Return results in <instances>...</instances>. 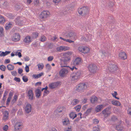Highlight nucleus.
<instances>
[{
	"mask_svg": "<svg viewBox=\"0 0 131 131\" xmlns=\"http://www.w3.org/2000/svg\"><path fill=\"white\" fill-rule=\"evenodd\" d=\"M11 73L12 75L14 76H16L17 75V73L16 71H14L11 72Z\"/></svg>",
	"mask_w": 131,
	"mask_h": 131,
	"instance_id": "obj_54",
	"label": "nucleus"
},
{
	"mask_svg": "<svg viewBox=\"0 0 131 131\" xmlns=\"http://www.w3.org/2000/svg\"><path fill=\"white\" fill-rule=\"evenodd\" d=\"M127 113L129 114L130 115H131V108H128L127 110Z\"/></svg>",
	"mask_w": 131,
	"mask_h": 131,
	"instance_id": "obj_60",
	"label": "nucleus"
},
{
	"mask_svg": "<svg viewBox=\"0 0 131 131\" xmlns=\"http://www.w3.org/2000/svg\"><path fill=\"white\" fill-rule=\"evenodd\" d=\"M15 7L18 10L20 8V5L17 4L15 5Z\"/></svg>",
	"mask_w": 131,
	"mask_h": 131,
	"instance_id": "obj_55",
	"label": "nucleus"
},
{
	"mask_svg": "<svg viewBox=\"0 0 131 131\" xmlns=\"http://www.w3.org/2000/svg\"><path fill=\"white\" fill-rule=\"evenodd\" d=\"M43 74V72H41V73L37 74H34L32 75V77L35 79H37L40 78L42 75Z\"/></svg>",
	"mask_w": 131,
	"mask_h": 131,
	"instance_id": "obj_26",
	"label": "nucleus"
},
{
	"mask_svg": "<svg viewBox=\"0 0 131 131\" xmlns=\"http://www.w3.org/2000/svg\"><path fill=\"white\" fill-rule=\"evenodd\" d=\"M14 80L17 82H19L20 80V78H19L15 77L14 78Z\"/></svg>",
	"mask_w": 131,
	"mask_h": 131,
	"instance_id": "obj_53",
	"label": "nucleus"
},
{
	"mask_svg": "<svg viewBox=\"0 0 131 131\" xmlns=\"http://www.w3.org/2000/svg\"><path fill=\"white\" fill-rule=\"evenodd\" d=\"M57 51L60 52L62 51V46H60L59 47L57 48Z\"/></svg>",
	"mask_w": 131,
	"mask_h": 131,
	"instance_id": "obj_56",
	"label": "nucleus"
},
{
	"mask_svg": "<svg viewBox=\"0 0 131 131\" xmlns=\"http://www.w3.org/2000/svg\"><path fill=\"white\" fill-rule=\"evenodd\" d=\"M37 66L38 67V68L39 69L40 68H41V69H43L44 65L43 64H42V65H40L39 63L38 64Z\"/></svg>",
	"mask_w": 131,
	"mask_h": 131,
	"instance_id": "obj_57",
	"label": "nucleus"
},
{
	"mask_svg": "<svg viewBox=\"0 0 131 131\" xmlns=\"http://www.w3.org/2000/svg\"><path fill=\"white\" fill-rule=\"evenodd\" d=\"M8 126L7 125H5L3 127V129L5 131H6L8 129Z\"/></svg>",
	"mask_w": 131,
	"mask_h": 131,
	"instance_id": "obj_49",
	"label": "nucleus"
},
{
	"mask_svg": "<svg viewBox=\"0 0 131 131\" xmlns=\"http://www.w3.org/2000/svg\"><path fill=\"white\" fill-rule=\"evenodd\" d=\"M100 52L105 57L109 56L110 54L108 52L106 51L101 50L100 51Z\"/></svg>",
	"mask_w": 131,
	"mask_h": 131,
	"instance_id": "obj_28",
	"label": "nucleus"
},
{
	"mask_svg": "<svg viewBox=\"0 0 131 131\" xmlns=\"http://www.w3.org/2000/svg\"><path fill=\"white\" fill-rule=\"evenodd\" d=\"M107 21L110 23L114 24L115 22V21L114 19V18L112 15H110L108 17Z\"/></svg>",
	"mask_w": 131,
	"mask_h": 131,
	"instance_id": "obj_23",
	"label": "nucleus"
},
{
	"mask_svg": "<svg viewBox=\"0 0 131 131\" xmlns=\"http://www.w3.org/2000/svg\"><path fill=\"white\" fill-rule=\"evenodd\" d=\"M10 61L9 59H5L4 62V63L6 64L10 62Z\"/></svg>",
	"mask_w": 131,
	"mask_h": 131,
	"instance_id": "obj_62",
	"label": "nucleus"
},
{
	"mask_svg": "<svg viewBox=\"0 0 131 131\" xmlns=\"http://www.w3.org/2000/svg\"><path fill=\"white\" fill-rule=\"evenodd\" d=\"M15 20L16 23L18 24H21V22H22V21L20 20L18 18H16Z\"/></svg>",
	"mask_w": 131,
	"mask_h": 131,
	"instance_id": "obj_51",
	"label": "nucleus"
},
{
	"mask_svg": "<svg viewBox=\"0 0 131 131\" xmlns=\"http://www.w3.org/2000/svg\"><path fill=\"white\" fill-rule=\"evenodd\" d=\"M81 108V105H77L74 107V109L77 112H79Z\"/></svg>",
	"mask_w": 131,
	"mask_h": 131,
	"instance_id": "obj_33",
	"label": "nucleus"
},
{
	"mask_svg": "<svg viewBox=\"0 0 131 131\" xmlns=\"http://www.w3.org/2000/svg\"><path fill=\"white\" fill-rule=\"evenodd\" d=\"M38 35V33L36 32L33 33L31 35V37L33 38H36Z\"/></svg>",
	"mask_w": 131,
	"mask_h": 131,
	"instance_id": "obj_32",
	"label": "nucleus"
},
{
	"mask_svg": "<svg viewBox=\"0 0 131 131\" xmlns=\"http://www.w3.org/2000/svg\"><path fill=\"white\" fill-rule=\"evenodd\" d=\"M118 68L117 66L114 64H111L108 68V70L111 73H115L117 71Z\"/></svg>",
	"mask_w": 131,
	"mask_h": 131,
	"instance_id": "obj_10",
	"label": "nucleus"
},
{
	"mask_svg": "<svg viewBox=\"0 0 131 131\" xmlns=\"http://www.w3.org/2000/svg\"><path fill=\"white\" fill-rule=\"evenodd\" d=\"M111 107L110 106H109L102 111V113L104 114L105 118H106L110 115L111 113Z\"/></svg>",
	"mask_w": 131,
	"mask_h": 131,
	"instance_id": "obj_4",
	"label": "nucleus"
},
{
	"mask_svg": "<svg viewBox=\"0 0 131 131\" xmlns=\"http://www.w3.org/2000/svg\"><path fill=\"white\" fill-rule=\"evenodd\" d=\"M32 110L31 105L29 103H28L25 108V111L27 113H29Z\"/></svg>",
	"mask_w": 131,
	"mask_h": 131,
	"instance_id": "obj_17",
	"label": "nucleus"
},
{
	"mask_svg": "<svg viewBox=\"0 0 131 131\" xmlns=\"http://www.w3.org/2000/svg\"><path fill=\"white\" fill-rule=\"evenodd\" d=\"M63 123V125L65 126L67 125L68 124H69L70 122L68 118H65L64 119H63L62 121Z\"/></svg>",
	"mask_w": 131,
	"mask_h": 131,
	"instance_id": "obj_22",
	"label": "nucleus"
},
{
	"mask_svg": "<svg viewBox=\"0 0 131 131\" xmlns=\"http://www.w3.org/2000/svg\"><path fill=\"white\" fill-rule=\"evenodd\" d=\"M69 48L68 47L62 46V51L64 50V51L69 50Z\"/></svg>",
	"mask_w": 131,
	"mask_h": 131,
	"instance_id": "obj_42",
	"label": "nucleus"
},
{
	"mask_svg": "<svg viewBox=\"0 0 131 131\" xmlns=\"http://www.w3.org/2000/svg\"><path fill=\"white\" fill-rule=\"evenodd\" d=\"M78 50L80 52L84 53H88L90 51L89 48L85 46H80L78 48Z\"/></svg>",
	"mask_w": 131,
	"mask_h": 131,
	"instance_id": "obj_7",
	"label": "nucleus"
},
{
	"mask_svg": "<svg viewBox=\"0 0 131 131\" xmlns=\"http://www.w3.org/2000/svg\"><path fill=\"white\" fill-rule=\"evenodd\" d=\"M8 113L7 111H5L4 113V114L3 119L4 120L6 121L8 119Z\"/></svg>",
	"mask_w": 131,
	"mask_h": 131,
	"instance_id": "obj_27",
	"label": "nucleus"
},
{
	"mask_svg": "<svg viewBox=\"0 0 131 131\" xmlns=\"http://www.w3.org/2000/svg\"><path fill=\"white\" fill-rule=\"evenodd\" d=\"M81 58L79 57H77L72 62V64L74 66L79 65L81 63Z\"/></svg>",
	"mask_w": 131,
	"mask_h": 131,
	"instance_id": "obj_14",
	"label": "nucleus"
},
{
	"mask_svg": "<svg viewBox=\"0 0 131 131\" xmlns=\"http://www.w3.org/2000/svg\"><path fill=\"white\" fill-rule=\"evenodd\" d=\"M32 45L34 46L35 47H37L38 45V44L36 42L32 43Z\"/></svg>",
	"mask_w": 131,
	"mask_h": 131,
	"instance_id": "obj_63",
	"label": "nucleus"
},
{
	"mask_svg": "<svg viewBox=\"0 0 131 131\" xmlns=\"http://www.w3.org/2000/svg\"><path fill=\"white\" fill-rule=\"evenodd\" d=\"M107 3L108 6L110 7H112L114 5L113 2L112 1H110L109 0H104L102 2V3L103 4L104 6H106V3Z\"/></svg>",
	"mask_w": 131,
	"mask_h": 131,
	"instance_id": "obj_12",
	"label": "nucleus"
},
{
	"mask_svg": "<svg viewBox=\"0 0 131 131\" xmlns=\"http://www.w3.org/2000/svg\"><path fill=\"white\" fill-rule=\"evenodd\" d=\"M0 69L3 71H5L6 69V68L5 66L2 65L0 66Z\"/></svg>",
	"mask_w": 131,
	"mask_h": 131,
	"instance_id": "obj_40",
	"label": "nucleus"
},
{
	"mask_svg": "<svg viewBox=\"0 0 131 131\" xmlns=\"http://www.w3.org/2000/svg\"><path fill=\"white\" fill-rule=\"evenodd\" d=\"M75 34L73 32H69L67 35V37H68L70 38L74 37L75 36Z\"/></svg>",
	"mask_w": 131,
	"mask_h": 131,
	"instance_id": "obj_29",
	"label": "nucleus"
},
{
	"mask_svg": "<svg viewBox=\"0 0 131 131\" xmlns=\"http://www.w3.org/2000/svg\"><path fill=\"white\" fill-rule=\"evenodd\" d=\"M119 125H117L116 126V129L118 131H122L123 129V126L121 124V122Z\"/></svg>",
	"mask_w": 131,
	"mask_h": 131,
	"instance_id": "obj_25",
	"label": "nucleus"
},
{
	"mask_svg": "<svg viewBox=\"0 0 131 131\" xmlns=\"http://www.w3.org/2000/svg\"><path fill=\"white\" fill-rule=\"evenodd\" d=\"M49 13V12L44 10L41 13L40 17L41 19L47 18L48 16Z\"/></svg>",
	"mask_w": 131,
	"mask_h": 131,
	"instance_id": "obj_13",
	"label": "nucleus"
},
{
	"mask_svg": "<svg viewBox=\"0 0 131 131\" xmlns=\"http://www.w3.org/2000/svg\"><path fill=\"white\" fill-rule=\"evenodd\" d=\"M103 105H99L97 106L95 109V111L97 113L101 111L103 109Z\"/></svg>",
	"mask_w": 131,
	"mask_h": 131,
	"instance_id": "obj_21",
	"label": "nucleus"
},
{
	"mask_svg": "<svg viewBox=\"0 0 131 131\" xmlns=\"http://www.w3.org/2000/svg\"><path fill=\"white\" fill-rule=\"evenodd\" d=\"M88 69L89 71L93 73L96 72L98 70L97 66L95 64H91L89 66Z\"/></svg>",
	"mask_w": 131,
	"mask_h": 131,
	"instance_id": "obj_6",
	"label": "nucleus"
},
{
	"mask_svg": "<svg viewBox=\"0 0 131 131\" xmlns=\"http://www.w3.org/2000/svg\"><path fill=\"white\" fill-rule=\"evenodd\" d=\"M0 52L1 53L0 54V56L1 57L5 56V52L3 51H0Z\"/></svg>",
	"mask_w": 131,
	"mask_h": 131,
	"instance_id": "obj_59",
	"label": "nucleus"
},
{
	"mask_svg": "<svg viewBox=\"0 0 131 131\" xmlns=\"http://www.w3.org/2000/svg\"><path fill=\"white\" fill-rule=\"evenodd\" d=\"M93 123L95 124H97L99 122V120L96 119H95L93 120Z\"/></svg>",
	"mask_w": 131,
	"mask_h": 131,
	"instance_id": "obj_48",
	"label": "nucleus"
},
{
	"mask_svg": "<svg viewBox=\"0 0 131 131\" xmlns=\"http://www.w3.org/2000/svg\"><path fill=\"white\" fill-rule=\"evenodd\" d=\"M34 94L33 90L31 89H29L27 93V96L28 97V99L30 101H32L35 99L34 96Z\"/></svg>",
	"mask_w": 131,
	"mask_h": 131,
	"instance_id": "obj_11",
	"label": "nucleus"
},
{
	"mask_svg": "<svg viewBox=\"0 0 131 131\" xmlns=\"http://www.w3.org/2000/svg\"><path fill=\"white\" fill-rule=\"evenodd\" d=\"M30 64L28 66H27V65H26L25 67V70L26 72H29V66H30Z\"/></svg>",
	"mask_w": 131,
	"mask_h": 131,
	"instance_id": "obj_44",
	"label": "nucleus"
},
{
	"mask_svg": "<svg viewBox=\"0 0 131 131\" xmlns=\"http://www.w3.org/2000/svg\"><path fill=\"white\" fill-rule=\"evenodd\" d=\"M36 96L37 98H39L41 95V91L39 89H37L35 90Z\"/></svg>",
	"mask_w": 131,
	"mask_h": 131,
	"instance_id": "obj_20",
	"label": "nucleus"
},
{
	"mask_svg": "<svg viewBox=\"0 0 131 131\" xmlns=\"http://www.w3.org/2000/svg\"><path fill=\"white\" fill-rule=\"evenodd\" d=\"M83 39L84 40H85L86 41H88L89 40H90V39L89 38L88 35H86V37H84Z\"/></svg>",
	"mask_w": 131,
	"mask_h": 131,
	"instance_id": "obj_50",
	"label": "nucleus"
},
{
	"mask_svg": "<svg viewBox=\"0 0 131 131\" xmlns=\"http://www.w3.org/2000/svg\"><path fill=\"white\" fill-rule=\"evenodd\" d=\"M98 100V99L97 97L94 96H92L90 97V101L91 103L93 104L96 103Z\"/></svg>",
	"mask_w": 131,
	"mask_h": 131,
	"instance_id": "obj_18",
	"label": "nucleus"
},
{
	"mask_svg": "<svg viewBox=\"0 0 131 131\" xmlns=\"http://www.w3.org/2000/svg\"><path fill=\"white\" fill-rule=\"evenodd\" d=\"M81 74V71L80 70H79L76 72L73 73L71 75L72 78V80H75L78 79L80 77Z\"/></svg>",
	"mask_w": 131,
	"mask_h": 131,
	"instance_id": "obj_5",
	"label": "nucleus"
},
{
	"mask_svg": "<svg viewBox=\"0 0 131 131\" xmlns=\"http://www.w3.org/2000/svg\"><path fill=\"white\" fill-rule=\"evenodd\" d=\"M111 119L112 121L114 122H115L117 120V118L115 116H113L112 117Z\"/></svg>",
	"mask_w": 131,
	"mask_h": 131,
	"instance_id": "obj_46",
	"label": "nucleus"
},
{
	"mask_svg": "<svg viewBox=\"0 0 131 131\" xmlns=\"http://www.w3.org/2000/svg\"><path fill=\"white\" fill-rule=\"evenodd\" d=\"M39 1L38 0H35L34 1V3L35 5H38L39 3Z\"/></svg>",
	"mask_w": 131,
	"mask_h": 131,
	"instance_id": "obj_64",
	"label": "nucleus"
},
{
	"mask_svg": "<svg viewBox=\"0 0 131 131\" xmlns=\"http://www.w3.org/2000/svg\"><path fill=\"white\" fill-rule=\"evenodd\" d=\"M93 130L94 131H100L99 128L98 126L97 127H94L93 128Z\"/></svg>",
	"mask_w": 131,
	"mask_h": 131,
	"instance_id": "obj_43",
	"label": "nucleus"
},
{
	"mask_svg": "<svg viewBox=\"0 0 131 131\" xmlns=\"http://www.w3.org/2000/svg\"><path fill=\"white\" fill-rule=\"evenodd\" d=\"M71 54V52L69 51L63 53L62 58L60 59L61 67H69L66 65L67 64L68 61L70 60V56Z\"/></svg>",
	"mask_w": 131,
	"mask_h": 131,
	"instance_id": "obj_1",
	"label": "nucleus"
},
{
	"mask_svg": "<svg viewBox=\"0 0 131 131\" xmlns=\"http://www.w3.org/2000/svg\"><path fill=\"white\" fill-rule=\"evenodd\" d=\"M68 72V70L65 69L63 68L61 69L59 72L60 76L61 77L64 76L65 74H67Z\"/></svg>",
	"mask_w": 131,
	"mask_h": 131,
	"instance_id": "obj_16",
	"label": "nucleus"
},
{
	"mask_svg": "<svg viewBox=\"0 0 131 131\" xmlns=\"http://www.w3.org/2000/svg\"><path fill=\"white\" fill-rule=\"evenodd\" d=\"M5 19L1 15H0V23H3L5 21Z\"/></svg>",
	"mask_w": 131,
	"mask_h": 131,
	"instance_id": "obj_38",
	"label": "nucleus"
},
{
	"mask_svg": "<svg viewBox=\"0 0 131 131\" xmlns=\"http://www.w3.org/2000/svg\"><path fill=\"white\" fill-rule=\"evenodd\" d=\"M74 113L73 112H71L69 114V116L70 118H73L74 115Z\"/></svg>",
	"mask_w": 131,
	"mask_h": 131,
	"instance_id": "obj_52",
	"label": "nucleus"
},
{
	"mask_svg": "<svg viewBox=\"0 0 131 131\" xmlns=\"http://www.w3.org/2000/svg\"><path fill=\"white\" fill-rule=\"evenodd\" d=\"M89 9L88 7H83L78 9V12L79 14L82 16H85L88 15L89 13Z\"/></svg>",
	"mask_w": 131,
	"mask_h": 131,
	"instance_id": "obj_2",
	"label": "nucleus"
},
{
	"mask_svg": "<svg viewBox=\"0 0 131 131\" xmlns=\"http://www.w3.org/2000/svg\"><path fill=\"white\" fill-rule=\"evenodd\" d=\"M60 107H58L55 111L54 113H56L57 114L58 113L61 112L62 111V110H60Z\"/></svg>",
	"mask_w": 131,
	"mask_h": 131,
	"instance_id": "obj_39",
	"label": "nucleus"
},
{
	"mask_svg": "<svg viewBox=\"0 0 131 131\" xmlns=\"http://www.w3.org/2000/svg\"><path fill=\"white\" fill-rule=\"evenodd\" d=\"M40 40L42 42H44L46 40V38L45 36H41L40 38Z\"/></svg>",
	"mask_w": 131,
	"mask_h": 131,
	"instance_id": "obj_37",
	"label": "nucleus"
},
{
	"mask_svg": "<svg viewBox=\"0 0 131 131\" xmlns=\"http://www.w3.org/2000/svg\"><path fill=\"white\" fill-rule=\"evenodd\" d=\"M112 104L117 106H120L121 105V103L118 101H112Z\"/></svg>",
	"mask_w": 131,
	"mask_h": 131,
	"instance_id": "obj_30",
	"label": "nucleus"
},
{
	"mask_svg": "<svg viewBox=\"0 0 131 131\" xmlns=\"http://www.w3.org/2000/svg\"><path fill=\"white\" fill-rule=\"evenodd\" d=\"M12 39L13 41L14 42H17L20 40V36L19 33H15L13 34L12 37Z\"/></svg>",
	"mask_w": 131,
	"mask_h": 131,
	"instance_id": "obj_9",
	"label": "nucleus"
},
{
	"mask_svg": "<svg viewBox=\"0 0 131 131\" xmlns=\"http://www.w3.org/2000/svg\"><path fill=\"white\" fill-rule=\"evenodd\" d=\"M92 109V108L88 109L86 112L84 113V114L86 116L88 115L91 112V111Z\"/></svg>",
	"mask_w": 131,
	"mask_h": 131,
	"instance_id": "obj_34",
	"label": "nucleus"
},
{
	"mask_svg": "<svg viewBox=\"0 0 131 131\" xmlns=\"http://www.w3.org/2000/svg\"><path fill=\"white\" fill-rule=\"evenodd\" d=\"M23 70L22 69L19 68L18 69V73L20 74H21L23 72Z\"/></svg>",
	"mask_w": 131,
	"mask_h": 131,
	"instance_id": "obj_58",
	"label": "nucleus"
},
{
	"mask_svg": "<svg viewBox=\"0 0 131 131\" xmlns=\"http://www.w3.org/2000/svg\"><path fill=\"white\" fill-rule=\"evenodd\" d=\"M23 123L21 122H17L16 123L14 126L15 131H21L23 128Z\"/></svg>",
	"mask_w": 131,
	"mask_h": 131,
	"instance_id": "obj_8",
	"label": "nucleus"
},
{
	"mask_svg": "<svg viewBox=\"0 0 131 131\" xmlns=\"http://www.w3.org/2000/svg\"><path fill=\"white\" fill-rule=\"evenodd\" d=\"M7 68L9 70H13L14 69V66L11 64H8L7 66Z\"/></svg>",
	"mask_w": 131,
	"mask_h": 131,
	"instance_id": "obj_31",
	"label": "nucleus"
},
{
	"mask_svg": "<svg viewBox=\"0 0 131 131\" xmlns=\"http://www.w3.org/2000/svg\"><path fill=\"white\" fill-rule=\"evenodd\" d=\"M4 29L2 27H0V37H2L4 36Z\"/></svg>",
	"mask_w": 131,
	"mask_h": 131,
	"instance_id": "obj_36",
	"label": "nucleus"
},
{
	"mask_svg": "<svg viewBox=\"0 0 131 131\" xmlns=\"http://www.w3.org/2000/svg\"><path fill=\"white\" fill-rule=\"evenodd\" d=\"M12 25V23H9L7 24L5 28L6 29L8 30L9 29L11 28V26Z\"/></svg>",
	"mask_w": 131,
	"mask_h": 131,
	"instance_id": "obj_35",
	"label": "nucleus"
},
{
	"mask_svg": "<svg viewBox=\"0 0 131 131\" xmlns=\"http://www.w3.org/2000/svg\"><path fill=\"white\" fill-rule=\"evenodd\" d=\"M60 83L59 81L52 83L49 84V87L51 89H54L58 86Z\"/></svg>",
	"mask_w": 131,
	"mask_h": 131,
	"instance_id": "obj_15",
	"label": "nucleus"
},
{
	"mask_svg": "<svg viewBox=\"0 0 131 131\" xmlns=\"http://www.w3.org/2000/svg\"><path fill=\"white\" fill-rule=\"evenodd\" d=\"M23 81L25 82H27L28 80L27 77L25 75L22 78Z\"/></svg>",
	"mask_w": 131,
	"mask_h": 131,
	"instance_id": "obj_41",
	"label": "nucleus"
},
{
	"mask_svg": "<svg viewBox=\"0 0 131 131\" xmlns=\"http://www.w3.org/2000/svg\"><path fill=\"white\" fill-rule=\"evenodd\" d=\"M31 37L29 36H27L25 38L23 41L25 43H29L31 42Z\"/></svg>",
	"mask_w": 131,
	"mask_h": 131,
	"instance_id": "obj_24",
	"label": "nucleus"
},
{
	"mask_svg": "<svg viewBox=\"0 0 131 131\" xmlns=\"http://www.w3.org/2000/svg\"><path fill=\"white\" fill-rule=\"evenodd\" d=\"M24 59L25 61H28L30 60V59L28 57L26 56L24 58Z\"/></svg>",
	"mask_w": 131,
	"mask_h": 131,
	"instance_id": "obj_61",
	"label": "nucleus"
},
{
	"mask_svg": "<svg viewBox=\"0 0 131 131\" xmlns=\"http://www.w3.org/2000/svg\"><path fill=\"white\" fill-rule=\"evenodd\" d=\"M46 67L47 69L48 70V71L50 70L51 69V67L50 64H47L46 65Z\"/></svg>",
	"mask_w": 131,
	"mask_h": 131,
	"instance_id": "obj_45",
	"label": "nucleus"
},
{
	"mask_svg": "<svg viewBox=\"0 0 131 131\" xmlns=\"http://www.w3.org/2000/svg\"><path fill=\"white\" fill-rule=\"evenodd\" d=\"M119 57L122 59L125 60L127 58L126 53L124 52H121L118 54Z\"/></svg>",
	"mask_w": 131,
	"mask_h": 131,
	"instance_id": "obj_19",
	"label": "nucleus"
},
{
	"mask_svg": "<svg viewBox=\"0 0 131 131\" xmlns=\"http://www.w3.org/2000/svg\"><path fill=\"white\" fill-rule=\"evenodd\" d=\"M76 90L79 92H83L87 88V85L84 83H81L78 85Z\"/></svg>",
	"mask_w": 131,
	"mask_h": 131,
	"instance_id": "obj_3",
	"label": "nucleus"
},
{
	"mask_svg": "<svg viewBox=\"0 0 131 131\" xmlns=\"http://www.w3.org/2000/svg\"><path fill=\"white\" fill-rule=\"evenodd\" d=\"M53 59V57L52 56H50L48 58V60L49 61H52Z\"/></svg>",
	"mask_w": 131,
	"mask_h": 131,
	"instance_id": "obj_47",
	"label": "nucleus"
}]
</instances>
